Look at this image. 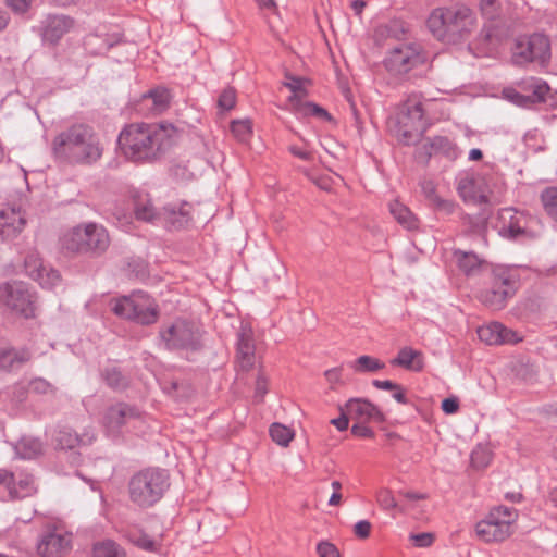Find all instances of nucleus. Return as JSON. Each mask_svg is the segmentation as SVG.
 Here are the masks:
<instances>
[{
    "instance_id": "79ce46f5",
    "label": "nucleus",
    "mask_w": 557,
    "mask_h": 557,
    "mask_svg": "<svg viewBox=\"0 0 557 557\" xmlns=\"http://www.w3.org/2000/svg\"><path fill=\"white\" fill-rule=\"evenodd\" d=\"M376 500L380 507L394 515L396 511H403L401 506L396 502L392 491L387 488H382L376 494Z\"/></svg>"
},
{
    "instance_id": "2f4dec72",
    "label": "nucleus",
    "mask_w": 557,
    "mask_h": 557,
    "mask_svg": "<svg viewBox=\"0 0 557 557\" xmlns=\"http://www.w3.org/2000/svg\"><path fill=\"white\" fill-rule=\"evenodd\" d=\"M389 212L394 219L407 230H414L418 227V221L413 213L405 205L398 200L389 203Z\"/></svg>"
},
{
    "instance_id": "bf43d9fd",
    "label": "nucleus",
    "mask_w": 557,
    "mask_h": 557,
    "mask_svg": "<svg viewBox=\"0 0 557 557\" xmlns=\"http://www.w3.org/2000/svg\"><path fill=\"white\" fill-rule=\"evenodd\" d=\"M432 205L437 210L443 211L446 214L453 213L455 211V208H456V203L455 202H453L450 200L443 199L441 197L436 198L435 202H433Z\"/></svg>"
},
{
    "instance_id": "4d7b16f0",
    "label": "nucleus",
    "mask_w": 557,
    "mask_h": 557,
    "mask_svg": "<svg viewBox=\"0 0 557 557\" xmlns=\"http://www.w3.org/2000/svg\"><path fill=\"white\" fill-rule=\"evenodd\" d=\"M368 422H358L351 426V433L360 437H372L373 431L367 425Z\"/></svg>"
},
{
    "instance_id": "e433bc0d",
    "label": "nucleus",
    "mask_w": 557,
    "mask_h": 557,
    "mask_svg": "<svg viewBox=\"0 0 557 557\" xmlns=\"http://www.w3.org/2000/svg\"><path fill=\"white\" fill-rule=\"evenodd\" d=\"M351 368L359 373H374L384 369L385 364L377 358L362 355L355 360Z\"/></svg>"
},
{
    "instance_id": "5fc2aeb1",
    "label": "nucleus",
    "mask_w": 557,
    "mask_h": 557,
    "mask_svg": "<svg viewBox=\"0 0 557 557\" xmlns=\"http://www.w3.org/2000/svg\"><path fill=\"white\" fill-rule=\"evenodd\" d=\"M371 527L368 520H360L354 525V533L359 539H367L370 535Z\"/></svg>"
},
{
    "instance_id": "7c9ffc66",
    "label": "nucleus",
    "mask_w": 557,
    "mask_h": 557,
    "mask_svg": "<svg viewBox=\"0 0 557 557\" xmlns=\"http://www.w3.org/2000/svg\"><path fill=\"white\" fill-rule=\"evenodd\" d=\"M448 8H437L432 11L428 18V27L437 38L448 36L447 20Z\"/></svg>"
},
{
    "instance_id": "72a5a7b5",
    "label": "nucleus",
    "mask_w": 557,
    "mask_h": 557,
    "mask_svg": "<svg viewBox=\"0 0 557 557\" xmlns=\"http://www.w3.org/2000/svg\"><path fill=\"white\" fill-rule=\"evenodd\" d=\"M35 492L34 479L29 474H21L17 479L13 475V481L9 487V494L12 498H24Z\"/></svg>"
},
{
    "instance_id": "bb28decb",
    "label": "nucleus",
    "mask_w": 557,
    "mask_h": 557,
    "mask_svg": "<svg viewBox=\"0 0 557 557\" xmlns=\"http://www.w3.org/2000/svg\"><path fill=\"white\" fill-rule=\"evenodd\" d=\"M421 150H423V153L428 158L433 153H440L451 161L456 160L461 153L458 147L449 138L444 136L430 138L429 143L421 147Z\"/></svg>"
},
{
    "instance_id": "a211bd4d",
    "label": "nucleus",
    "mask_w": 557,
    "mask_h": 557,
    "mask_svg": "<svg viewBox=\"0 0 557 557\" xmlns=\"http://www.w3.org/2000/svg\"><path fill=\"white\" fill-rule=\"evenodd\" d=\"M448 36L463 37L472 32L475 25L473 12L466 7L448 8Z\"/></svg>"
},
{
    "instance_id": "20e7f679",
    "label": "nucleus",
    "mask_w": 557,
    "mask_h": 557,
    "mask_svg": "<svg viewBox=\"0 0 557 557\" xmlns=\"http://www.w3.org/2000/svg\"><path fill=\"white\" fill-rule=\"evenodd\" d=\"M169 486V475L165 470L147 468L131 479L129 497L139 507H150L162 498Z\"/></svg>"
},
{
    "instance_id": "338daca9",
    "label": "nucleus",
    "mask_w": 557,
    "mask_h": 557,
    "mask_svg": "<svg viewBox=\"0 0 557 557\" xmlns=\"http://www.w3.org/2000/svg\"><path fill=\"white\" fill-rule=\"evenodd\" d=\"M289 151L297 158L301 159V160H311L312 159V153L308 150H305V149H300L296 146H290L289 147Z\"/></svg>"
},
{
    "instance_id": "774afa93",
    "label": "nucleus",
    "mask_w": 557,
    "mask_h": 557,
    "mask_svg": "<svg viewBox=\"0 0 557 557\" xmlns=\"http://www.w3.org/2000/svg\"><path fill=\"white\" fill-rule=\"evenodd\" d=\"M12 481H13V473H11L4 469H0V486H4L9 491V487H10V484L12 483Z\"/></svg>"
},
{
    "instance_id": "7ed1b4c3",
    "label": "nucleus",
    "mask_w": 557,
    "mask_h": 557,
    "mask_svg": "<svg viewBox=\"0 0 557 557\" xmlns=\"http://www.w3.org/2000/svg\"><path fill=\"white\" fill-rule=\"evenodd\" d=\"M392 134L404 145L419 140L426 129L424 110L417 95L409 96L399 107L396 116L389 123Z\"/></svg>"
},
{
    "instance_id": "6ab92c4d",
    "label": "nucleus",
    "mask_w": 557,
    "mask_h": 557,
    "mask_svg": "<svg viewBox=\"0 0 557 557\" xmlns=\"http://www.w3.org/2000/svg\"><path fill=\"white\" fill-rule=\"evenodd\" d=\"M345 411L350 419L357 422L384 421L382 411L374 404L364 398L349 399L345 405Z\"/></svg>"
},
{
    "instance_id": "9d476101",
    "label": "nucleus",
    "mask_w": 557,
    "mask_h": 557,
    "mask_svg": "<svg viewBox=\"0 0 557 557\" xmlns=\"http://www.w3.org/2000/svg\"><path fill=\"white\" fill-rule=\"evenodd\" d=\"M533 223L534 219L528 212L507 207L498 211L496 230L504 239L525 240L535 237Z\"/></svg>"
},
{
    "instance_id": "6e6552de",
    "label": "nucleus",
    "mask_w": 557,
    "mask_h": 557,
    "mask_svg": "<svg viewBox=\"0 0 557 557\" xmlns=\"http://www.w3.org/2000/svg\"><path fill=\"white\" fill-rule=\"evenodd\" d=\"M518 519L516 509L497 506L475 525L478 536L486 543L503 542L512 533V525Z\"/></svg>"
},
{
    "instance_id": "393cba45",
    "label": "nucleus",
    "mask_w": 557,
    "mask_h": 557,
    "mask_svg": "<svg viewBox=\"0 0 557 557\" xmlns=\"http://www.w3.org/2000/svg\"><path fill=\"white\" fill-rule=\"evenodd\" d=\"M255 345L252 332L247 326H242L237 339V361L243 370H249L253 366Z\"/></svg>"
},
{
    "instance_id": "1a4fd4ad",
    "label": "nucleus",
    "mask_w": 557,
    "mask_h": 557,
    "mask_svg": "<svg viewBox=\"0 0 557 557\" xmlns=\"http://www.w3.org/2000/svg\"><path fill=\"white\" fill-rule=\"evenodd\" d=\"M517 276L506 267H495L490 273L488 287L480 294V300L492 310H500L516 292Z\"/></svg>"
},
{
    "instance_id": "dca6fc26",
    "label": "nucleus",
    "mask_w": 557,
    "mask_h": 557,
    "mask_svg": "<svg viewBox=\"0 0 557 557\" xmlns=\"http://www.w3.org/2000/svg\"><path fill=\"white\" fill-rule=\"evenodd\" d=\"M24 265L27 275L37 281L41 287L51 289L60 284V273L45 265L37 252H29L25 258Z\"/></svg>"
},
{
    "instance_id": "c9c22d12",
    "label": "nucleus",
    "mask_w": 557,
    "mask_h": 557,
    "mask_svg": "<svg viewBox=\"0 0 557 557\" xmlns=\"http://www.w3.org/2000/svg\"><path fill=\"white\" fill-rule=\"evenodd\" d=\"M292 110L297 116H317L325 121L331 120L329 112L314 102L297 101Z\"/></svg>"
},
{
    "instance_id": "473e14b6",
    "label": "nucleus",
    "mask_w": 557,
    "mask_h": 557,
    "mask_svg": "<svg viewBox=\"0 0 557 557\" xmlns=\"http://www.w3.org/2000/svg\"><path fill=\"white\" fill-rule=\"evenodd\" d=\"M73 26V20L66 15H52L48 18L46 35L51 39H59Z\"/></svg>"
},
{
    "instance_id": "f03ea898",
    "label": "nucleus",
    "mask_w": 557,
    "mask_h": 557,
    "mask_svg": "<svg viewBox=\"0 0 557 557\" xmlns=\"http://www.w3.org/2000/svg\"><path fill=\"white\" fill-rule=\"evenodd\" d=\"M52 152L60 161L90 165L101 158L103 148L91 127L76 124L54 137Z\"/></svg>"
},
{
    "instance_id": "cd10ccee",
    "label": "nucleus",
    "mask_w": 557,
    "mask_h": 557,
    "mask_svg": "<svg viewBox=\"0 0 557 557\" xmlns=\"http://www.w3.org/2000/svg\"><path fill=\"white\" fill-rule=\"evenodd\" d=\"M391 363L414 372L421 371L424 366L422 352L408 346L403 347Z\"/></svg>"
},
{
    "instance_id": "b1692460",
    "label": "nucleus",
    "mask_w": 557,
    "mask_h": 557,
    "mask_svg": "<svg viewBox=\"0 0 557 557\" xmlns=\"http://www.w3.org/2000/svg\"><path fill=\"white\" fill-rule=\"evenodd\" d=\"M190 210L191 205L188 202L169 203L162 210L161 220L170 227L180 230L189 223Z\"/></svg>"
},
{
    "instance_id": "9b49d317",
    "label": "nucleus",
    "mask_w": 557,
    "mask_h": 557,
    "mask_svg": "<svg viewBox=\"0 0 557 557\" xmlns=\"http://www.w3.org/2000/svg\"><path fill=\"white\" fill-rule=\"evenodd\" d=\"M425 61L426 55L419 44L401 42L387 52L384 66L389 74L400 76L422 65Z\"/></svg>"
},
{
    "instance_id": "37998d69",
    "label": "nucleus",
    "mask_w": 557,
    "mask_h": 557,
    "mask_svg": "<svg viewBox=\"0 0 557 557\" xmlns=\"http://www.w3.org/2000/svg\"><path fill=\"white\" fill-rule=\"evenodd\" d=\"M231 132L240 143H247L252 134L251 122L249 120L233 121Z\"/></svg>"
},
{
    "instance_id": "2eb2a0df",
    "label": "nucleus",
    "mask_w": 557,
    "mask_h": 557,
    "mask_svg": "<svg viewBox=\"0 0 557 557\" xmlns=\"http://www.w3.org/2000/svg\"><path fill=\"white\" fill-rule=\"evenodd\" d=\"M71 535L61 525H47L38 544V554L42 557H61L70 549Z\"/></svg>"
},
{
    "instance_id": "6e6d98bb",
    "label": "nucleus",
    "mask_w": 557,
    "mask_h": 557,
    "mask_svg": "<svg viewBox=\"0 0 557 557\" xmlns=\"http://www.w3.org/2000/svg\"><path fill=\"white\" fill-rule=\"evenodd\" d=\"M268 392V380L263 374H259L256 380L255 397L258 400H262L263 396Z\"/></svg>"
},
{
    "instance_id": "680f3d73",
    "label": "nucleus",
    "mask_w": 557,
    "mask_h": 557,
    "mask_svg": "<svg viewBox=\"0 0 557 557\" xmlns=\"http://www.w3.org/2000/svg\"><path fill=\"white\" fill-rule=\"evenodd\" d=\"M458 408L459 403L458 399L455 397H448L442 401V410L447 414H453L457 412Z\"/></svg>"
},
{
    "instance_id": "c756f323",
    "label": "nucleus",
    "mask_w": 557,
    "mask_h": 557,
    "mask_svg": "<svg viewBox=\"0 0 557 557\" xmlns=\"http://www.w3.org/2000/svg\"><path fill=\"white\" fill-rule=\"evenodd\" d=\"M522 89L527 92L531 106L536 102L545 101L549 86L541 78L531 77L522 83Z\"/></svg>"
},
{
    "instance_id": "de8ad7c7",
    "label": "nucleus",
    "mask_w": 557,
    "mask_h": 557,
    "mask_svg": "<svg viewBox=\"0 0 557 557\" xmlns=\"http://www.w3.org/2000/svg\"><path fill=\"white\" fill-rule=\"evenodd\" d=\"M236 103V92L233 88L224 89L219 96L218 106L223 111H228Z\"/></svg>"
},
{
    "instance_id": "c03bdc74",
    "label": "nucleus",
    "mask_w": 557,
    "mask_h": 557,
    "mask_svg": "<svg viewBox=\"0 0 557 557\" xmlns=\"http://www.w3.org/2000/svg\"><path fill=\"white\" fill-rule=\"evenodd\" d=\"M102 376L106 383L113 389H122L127 384L126 379L115 367L107 368Z\"/></svg>"
},
{
    "instance_id": "f704fd0d",
    "label": "nucleus",
    "mask_w": 557,
    "mask_h": 557,
    "mask_svg": "<svg viewBox=\"0 0 557 557\" xmlns=\"http://www.w3.org/2000/svg\"><path fill=\"white\" fill-rule=\"evenodd\" d=\"M41 449L40 441L34 437H22L14 445L16 455L22 459H33L41 453Z\"/></svg>"
},
{
    "instance_id": "a878e982",
    "label": "nucleus",
    "mask_w": 557,
    "mask_h": 557,
    "mask_svg": "<svg viewBox=\"0 0 557 557\" xmlns=\"http://www.w3.org/2000/svg\"><path fill=\"white\" fill-rule=\"evenodd\" d=\"M172 96L165 87H156L143 96L145 106L153 115L161 114L170 108Z\"/></svg>"
},
{
    "instance_id": "5701e85b",
    "label": "nucleus",
    "mask_w": 557,
    "mask_h": 557,
    "mask_svg": "<svg viewBox=\"0 0 557 557\" xmlns=\"http://www.w3.org/2000/svg\"><path fill=\"white\" fill-rule=\"evenodd\" d=\"M482 178L479 176L467 175L461 177L457 184V191L465 201L474 203L488 202L487 195L481 188Z\"/></svg>"
},
{
    "instance_id": "4be33fe9",
    "label": "nucleus",
    "mask_w": 557,
    "mask_h": 557,
    "mask_svg": "<svg viewBox=\"0 0 557 557\" xmlns=\"http://www.w3.org/2000/svg\"><path fill=\"white\" fill-rule=\"evenodd\" d=\"M479 338L488 345L517 343V334L505 327L502 323L494 322L478 329Z\"/></svg>"
},
{
    "instance_id": "423d86ee",
    "label": "nucleus",
    "mask_w": 557,
    "mask_h": 557,
    "mask_svg": "<svg viewBox=\"0 0 557 557\" xmlns=\"http://www.w3.org/2000/svg\"><path fill=\"white\" fill-rule=\"evenodd\" d=\"M111 310L120 318L143 325L153 324L159 315L158 305L148 294L141 290L112 300Z\"/></svg>"
},
{
    "instance_id": "864d4df0",
    "label": "nucleus",
    "mask_w": 557,
    "mask_h": 557,
    "mask_svg": "<svg viewBox=\"0 0 557 557\" xmlns=\"http://www.w3.org/2000/svg\"><path fill=\"white\" fill-rule=\"evenodd\" d=\"M317 550L320 557H339L337 548L329 542L319 543Z\"/></svg>"
},
{
    "instance_id": "3c124183",
    "label": "nucleus",
    "mask_w": 557,
    "mask_h": 557,
    "mask_svg": "<svg viewBox=\"0 0 557 557\" xmlns=\"http://www.w3.org/2000/svg\"><path fill=\"white\" fill-rule=\"evenodd\" d=\"M52 385L41 377H36L29 382V391L36 394H49L52 392Z\"/></svg>"
},
{
    "instance_id": "412c9836",
    "label": "nucleus",
    "mask_w": 557,
    "mask_h": 557,
    "mask_svg": "<svg viewBox=\"0 0 557 557\" xmlns=\"http://www.w3.org/2000/svg\"><path fill=\"white\" fill-rule=\"evenodd\" d=\"M32 359V352L27 347H14L0 345V370L13 372L21 369Z\"/></svg>"
},
{
    "instance_id": "39448f33",
    "label": "nucleus",
    "mask_w": 557,
    "mask_h": 557,
    "mask_svg": "<svg viewBox=\"0 0 557 557\" xmlns=\"http://www.w3.org/2000/svg\"><path fill=\"white\" fill-rule=\"evenodd\" d=\"M110 245L108 231L100 224L77 225L62 237V246L72 252L103 253Z\"/></svg>"
},
{
    "instance_id": "4c0bfd02",
    "label": "nucleus",
    "mask_w": 557,
    "mask_h": 557,
    "mask_svg": "<svg viewBox=\"0 0 557 557\" xmlns=\"http://www.w3.org/2000/svg\"><path fill=\"white\" fill-rule=\"evenodd\" d=\"M92 557H125V553L115 542L107 540L94 545Z\"/></svg>"
},
{
    "instance_id": "ddd939ff",
    "label": "nucleus",
    "mask_w": 557,
    "mask_h": 557,
    "mask_svg": "<svg viewBox=\"0 0 557 557\" xmlns=\"http://www.w3.org/2000/svg\"><path fill=\"white\" fill-rule=\"evenodd\" d=\"M143 418V412L133 405L117 403L106 409L102 416V426L107 436L119 438L125 429Z\"/></svg>"
},
{
    "instance_id": "f8f14e48",
    "label": "nucleus",
    "mask_w": 557,
    "mask_h": 557,
    "mask_svg": "<svg viewBox=\"0 0 557 557\" xmlns=\"http://www.w3.org/2000/svg\"><path fill=\"white\" fill-rule=\"evenodd\" d=\"M550 58V42L544 34H532L529 36H520L516 39L512 61L517 65H525L528 63L537 62L545 64Z\"/></svg>"
},
{
    "instance_id": "0e129e2a",
    "label": "nucleus",
    "mask_w": 557,
    "mask_h": 557,
    "mask_svg": "<svg viewBox=\"0 0 557 557\" xmlns=\"http://www.w3.org/2000/svg\"><path fill=\"white\" fill-rule=\"evenodd\" d=\"M422 190L425 195V197L431 201V203L435 202V199L440 196L435 191V187L431 182H425L422 185Z\"/></svg>"
},
{
    "instance_id": "13d9d810",
    "label": "nucleus",
    "mask_w": 557,
    "mask_h": 557,
    "mask_svg": "<svg viewBox=\"0 0 557 557\" xmlns=\"http://www.w3.org/2000/svg\"><path fill=\"white\" fill-rule=\"evenodd\" d=\"M34 0H7V4L15 13H25Z\"/></svg>"
},
{
    "instance_id": "052dcab7",
    "label": "nucleus",
    "mask_w": 557,
    "mask_h": 557,
    "mask_svg": "<svg viewBox=\"0 0 557 557\" xmlns=\"http://www.w3.org/2000/svg\"><path fill=\"white\" fill-rule=\"evenodd\" d=\"M480 7L483 14L492 18L497 10V0H480Z\"/></svg>"
},
{
    "instance_id": "f257e3e1",
    "label": "nucleus",
    "mask_w": 557,
    "mask_h": 557,
    "mask_svg": "<svg viewBox=\"0 0 557 557\" xmlns=\"http://www.w3.org/2000/svg\"><path fill=\"white\" fill-rule=\"evenodd\" d=\"M177 129L171 123H131L123 127L117 145L123 156L134 162H152L175 143Z\"/></svg>"
},
{
    "instance_id": "603ef678",
    "label": "nucleus",
    "mask_w": 557,
    "mask_h": 557,
    "mask_svg": "<svg viewBox=\"0 0 557 557\" xmlns=\"http://www.w3.org/2000/svg\"><path fill=\"white\" fill-rule=\"evenodd\" d=\"M409 539L413 543V545L417 547H429L434 541V535L429 532H423V533L410 534Z\"/></svg>"
},
{
    "instance_id": "4468645a",
    "label": "nucleus",
    "mask_w": 557,
    "mask_h": 557,
    "mask_svg": "<svg viewBox=\"0 0 557 557\" xmlns=\"http://www.w3.org/2000/svg\"><path fill=\"white\" fill-rule=\"evenodd\" d=\"M160 338L168 349H197L200 343V332L193 323L175 320L161 329Z\"/></svg>"
},
{
    "instance_id": "8fccbe9b",
    "label": "nucleus",
    "mask_w": 557,
    "mask_h": 557,
    "mask_svg": "<svg viewBox=\"0 0 557 557\" xmlns=\"http://www.w3.org/2000/svg\"><path fill=\"white\" fill-rule=\"evenodd\" d=\"M490 459V453L482 447H478L471 454V461L474 467H486Z\"/></svg>"
},
{
    "instance_id": "c85d7f7f",
    "label": "nucleus",
    "mask_w": 557,
    "mask_h": 557,
    "mask_svg": "<svg viewBox=\"0 0 557 557\" xmlns=\"http://www.w3.org/2000/svg\"><path fill=\"white\" fill-rule=\"evenodd\" d=\"M453 257L458 268L466 275H474L481 269L487 268V264H485V262L480 259L478 255L471 251L468 252L457 249L454 251Z\"/></svg>"
},
{
    "instance_id": "a18cd8bd",
    "label": "nucleus",
    "mask_w": 557,
    "mask_h": 557,
    "mask_svg": "<svg viewBox=\"0 0 557 557\" xmlns=\"http://www.w3.org/2000/svg\"><path fill=\"white\" fill-rule=\"evenodd\" d=\"M135 214L138 220L147 222H157L162 216V212L157 213L150 202L138 203L135 208Z\"/></svg>"
},
{
    "instance_id": "0eeeda50",
    "label": "nucleus",
    "mask_w": 557,
    "mask_h": 557,
    "mask_svg": "<svg viewBox=\"0 0 557 557\" xmlns=\"http://www.w3.org/2000/svg\"><path fill=\"white\" fill-rule=\"evenodd\" d=\"M36 301L35 293L25 282L0 283V306L5 307L11 313L24 319H33L36 317Z\"/></svg>"
},
{
    "instance_id": "49530a36",
    "label": "nucleus",
    "mask_w": 557,
    "mask_h": 557,
    "mask_svg": "<svg viewBox=\"0 0 557 557\" xmlns=\"http://www.w3.org/2000/svg\"><path fill=\"white\" fill-rule=\"evenodd\" d=\"M128 537L132 543L145 550H153L156 548V542L147 534L132 532Z\"/></svg>"
},
{
    "instance_id": "a19ab883",
    "label": "nucleus",
    "mask_w": 557,
    "mask_h": 557,
    "mask_svg": "<svg viewBox=\"0 0 557 557\" xmlns=\"http://www.w3.org/2000/svg\"><path fill=\"white\" fill-rule=\"evenodd\" d=\"M269 433L271 438L283 447L288 446L289 442L294 438V432L281 423H273L270 426Z\"/></svg>"
},
{
    "instance_id": "aec40b11",
    "label": "nucleus",
    "mask_w": 557,
    "mask_h": 557,
    "mask_svg": "<svg viewBox=\"0 0 557 557\" xmlns=\"http://www.w3.org/2000/svg\"><path fill=\"white\" fill-rule=\"evenodd\" d=\"M95 440L92 429L85 430L78 435L74 430L67 426L60 428L53 437V443L58 449L73 450L76 447L90 445Z\"/></svg>"
},
{
    "instance_id": "ea45409f",
    "label": "nucleus",
    "mask_w": 557,
    "mask_h": 557,
    "mask_svg": "<svg viewBox=\"0 0 557 557\" xmlns=\"http://www.w3.org/2000/svg\"><path fill=\"white\" fill-rule=\"evenodd\" d=\"M302 82L304 81L300 77L286 75V82L284 85L292 91V95L288 97V101L293 108H295L297 101H301L307 94Z\"/></svg>"
},
{
    "instance_id": "69168bd1",
    "label": "nucleus",
    "mask_w": 557,
    "mask_h": 557,
    "mask_svg": "<svg viewBox=\"0 0 557 557\" xmlns=\"http://www.w3.org/2000/svg\"><path fill=\"white\" fill-rule=\"evenodd\" d=\"M373 386H375L376 388L379 389H384V391H393V389H399V385L392 382V381H380V380H374L372 382Z\"/></svg>"
},
{
    "instance_id": "58836bf2",
    "label": "nucleus",
    "mask_w": 557,
    "mask_h": 557,
    "mask_svg": "<svg viewBox=\"0 0 557 557\" xmlns=\"http://www.w3.org/2000/svg\"><path fill=\"white\" fill-rule=\"evenodd\" d=\"M541 201L547 215L557 223V187H547L541 193Z\"/></svg>"
},
{
    "instance_id": "e2e57ef3",
    "label": "nucleus",
    "mask_w": 557,
    "mask_h": 557,
    "mask_svg": "<svg viewBox=\"0 0 557 557\" xmlns=\"http://www.w3.org/2000/svg\"><path fill=\"white\" fill-rule=\"evenodd\" d=\"M349 416L347 414V412L345 411V409H343L342 411V414L338 417V418H335L333 420H331V423L338 430V431H345L348 429V424H349Z\"/></svg>"
},
{
    "instance_id": "f3484780",
    "label": "nucleus",
    "mask_w": 557,
    "mask_h": 557,
    "mask_svg": "<svg viewBox=\"0 0 557 557\" xmlns=\"http://www.w3.org/2000/svg\"><path fill=\"white\" fill-rule=\"evenodd\" d=\"M26 224L25 215L15 207L0 206V240L15 238Z\"/></svg>"
},
{
    "instance_id": "09e8293b",
    "label": "nucleus",
    "mask_w": 557,
    "mask_h": 557,
    "mask_svg": "<svg viewBox=\"0 0 557 557\" xmlns=\"http://www.w3.org/2000/svg\"><path fill=\"white\" fill-rule=\"evenodd\" d=\"M504 97L509 100L510 102L519 106V107H529V98L525 94H521L513 88H506L503 91Z\"/></svg>"
}]
</instances>
